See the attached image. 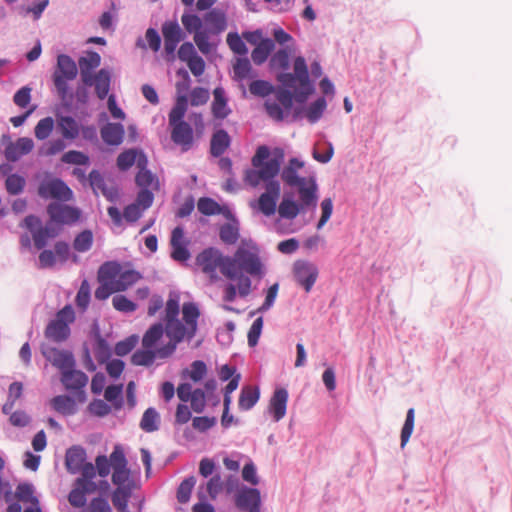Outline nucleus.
<instances>
[{"instance_id":"obj_1","label":"nucleus","mask_w":512,"mask_h":512,"mask_svg":"<svg viewBox=\"0 0 512 512\" xmlns=\"http://www.w3.org/2000/svg\"><path fill=\"white\" fill-rule=\"evenodd\" d=\"M179 312V296L171 293L165 305V326L156 323L145 332L142 349L133 353L132 364L148 367L157 360H166L174 354L180 342L190 341L195 336L200 315L198 307L192 302L184 303L182 321L178 319Z\"/></svg>"},{"instance_id":"obj_2","label":"nucleus","mask_w":512,"mask_h":512,"mask_svg":"<svg viewBox=\"0 0 512 512\" xmlns=\"http://www.w3.org/2000/svg\"><path fill=\"white\" fill-rule=\"evenodd\" d=\"M270 157V150L267 146L261 145L251 159L253 169H247L244 174V181L251 187H257L261 182L265 183L266 192L258 199V209L265 215L271 216L276 211L277 200L280 196V183L274 178L279 174L283 161V152Z\"/></svg>"},{"instance_id":"obj_3","label":"nucleus","mask_w":512,"mask_h":512,"mask_svg":"<svg viewBox=\"0 0 512 512\" xmlns=\"http://www.w3.org/2000/svg\"><path fill=\"white\" fill-rule=\"evenodd\" d=\"M231 261L234 280L236 279L238 281L239 296L246 297L251 293L252 282L248 276L243 274L238 275L236 266L249 275L262 276L263 264L259 257V250L254 243L243 241L238 246L234 256L231 258Z\"/></svg>"},{"instance_id":"obj_4","label":"nucleus","mask_w":512,"mask_h":512,"mask_svg":"<svg viewBox=\"0 0 512 512\" xmlns=\"http://www.w3.org/2000/svg\"><path fill=\"white\" fill-rule=\"evenodd\" d=\"M303 167V161L291 158L281 172V179L287 186L295 188L298 196L308 204L314 201L315 195H318V186L314 176H299L298 171Z\"/></svg>"},{"instance_id":"obj_5","label":"nucleus","mask_w":512,"mask_h":512,"mask_svg":"<svg viewBox=\"0 0 512 512\" xmlns=\"http://www.w3.org/2000/svg\"><path fill=\"white\" fill-rule=\"evenodd\" d=\"M196 265L199 266L212 282L218 280L217 270L229 280H234L231 257L214 247H208L196 256Z\"/></svg>"},{"instance_id":"obj_6","label":"nucleus","mask_w":512,"mask_h":512,"mask_svg":"<svg viewBox=\"0 0 512 512\" xmlns=\"http://www.w3.org/2000/svg\"><path fill=\"white\" fill-rule=\"evenodd\" d=\"M76 319L75 311L71 305H65L60 309L44 330L46 339L55 343L65 342L71 335L70 325Z\"/></svg>"},{"instance_id":"obj_7","label":"nucleus","mask_w":512,"mask_h":512,"mask_svg":"<svg viewBox=\"0 0 512 512\" xmlns=\"http://www.w3.org/2000/svg\"><path fill=\"white\" fill-rule=\"evenodd\" d=\"M54 224L50 221L43 227L40 219L34 215H28L23 220V226L30 231L34 245L39 250L47 245L49 239L59 234L60 229Z\"/></svg>"},{"instance_id":"obj_8","label":"nucleus","mask_w":512,"mask_h":512,"mask_svg":"<svg viewBox=\"0 0 512 512\" xmlns=\"http://www.w3.org/2000/svg\"><path fill=\"white\" fill-rule=\"evenodd\" d=\"M161 33L164 40V51L167 60L175 59V52L178 44L184 40L185 33L177 21H165L161 26Z\"/></svg>"},{"instance_id":"obj_9","label":"nucleus","mask_w":512,"mask_h":512,"mask_svg":"<svg viewBox=\"0 0 512 512\" xmlns=\"http://www.w3.org/2000/svg\"><path fill=\"white\" fill-rule=\"evenodd\" d=\"M118 273L117 262H106L98 271L100 286L95 290V298L98 300L107 299L112 293L119 292L113 284V278Z\"/></svg>"},{"instance_id":"obj_10","label":"nucleus","mask_w":512,"mask_h":512,"mask_svg":"<svg viewBox=\"0 0 512 512\" xmlns=\"http://www.w3.org/2000/svg\"><path fill=\"white\" fill-rule=\"evenodd\" d=\"M47 213L51 222L61 225H73L81 217L80 209L57 202L48 205Z\"/></svg>"},{"instance_id":"obj_11","label":"nucleus","mask_w":512,"mask_h":512,"mask_svg":"<svg viewBox=\"0 0 512 512\" xmlns=\"http://www.w3.org/2000/svg\"><path fill=\"white\" fill-rule=\"evenodd\" d=\"M177 57L185 62L191 73L199 77L205 71V61L198 55L194 45L191 42H183L177 50Z\"/></svg>"},{"instance_id":"obj_12","label":"nucleus","mask_w":512,"mask_h":512,"mask_svg":"<svg viewBox=\"0 0 512 512\" xmlns=\"http://www.w3.org/2000/svg\"><path fill=\"white\" fill-rule=\"evenodd\" d=\"M38 194L44 199H57L69 201L72 198L71 189L60 179L42 181L38 187Z\"/></svg>"},{"instance_id":"obj_13","label":"nucleus","mask_w":512,"mask_h":512,"mask_svg":"<svg viewBox=\"0 0 512 512\" xmlns=\"http://www.w3.org/2000/svg\"><path fill=\"white\" fill-rule=\"evenodd\" d=\"M293 274L296 282L306 292H310L318 278V268L313 263L305 260H298L293 265Z\"/></svg>"},{"instance_id":"obj_14","label":"nucleus","mask_w":512,"mask_h":512,"mask_svg":"<svg viewBox=\"0 0 512 512\" xmlns=\"http://www.w3.org/2000/svg\"><path fill=\"white\" fill-rule=\"evenodd\" d=\"M41 353L44 358L54 367L59 369L61 373L69 368H73L75 365L74 356L72 352L68 350L43 345L41 347Z\"/></svg>"},{"instance_id":"obj_15","label":"nucleus","mask_w":512,"mask_h":512,"mask_svg":"<svg viewBox=\"0 0 512 512\" xmlns=\"http://www.w3.org/2000/svg\"><path fill=\"white\" fill-rule=\"evenodd\" d=\"M177 396L184 403L190 402L191 409L194 412L201 413L204 411L206 406L204 390L199 388L193 390L190 383H181L177 387Z\"/></svg>"},{"instance_id":"obj_16","label":"nucleus","mask_w":512,"mask_h":512,"mask_svg":"<svg viewBox=\"0 0 512 512\" xmlns=\"http://www.w3.org/2000/svg\"><path fill=\"white\" fill-rule=\"evenodd\" d=\"M298 199L299 202H296L292 198L284 197L278 207L279 215L285 219H295L299 213L316 208L318 195H315L314 201L308 204H305L302 197L298 196Z\"/></svg>"},{"instance_id":"obj_17","label":"nucleus","mask_w":512,"mask_h":512,"mask_svg":"<svg viewBox=\"0 0 512 512\" xmlns=\"http://www.w3.org/2000/svg\"><path fill=\"white\" fill-rule=\"evenodd\" d=\"M236 506L243 511L260 512L261 496L256 488H242L235 497Z\"/></svg>"},{"instance_id":"obj_18","label":"nucleus","mask_w":512,"mask_h":512,"mask_svg":"<svg viewBox=\"0 0 512 512\" xmlns=\"http://www.w3.org/2000/svg\"><path fill=\"white\" fill-rule=\"evenodd\" d=\"M171 139L176 144L181 146L183 151L189 150L194 141V132L191 125L187 122L177 123L170 125Z\"/></svg>"},{"instance_id":"obj_19","label":"nucleus","mask_w":512,"mask_h":512,"mask_svg":"<svg viewBox=\"0 0 512 512\" xmlns=\"http://www.w3.org/2000/svg\"><path fill=\"white\" fill-rule=\"evenodd\" d=\"M294 75L298 78L303 91L297 93L296 100L303 102L312 92V86L309 82L308 69L303 57H297L294 61Z\"/></svg>"},{"instance_id":"obj_20","label":"nucleus","mask_w":512,"mask_h":512,"mask_svg":"<svg viewBox=\"0 0 512 512\" xmlns=\"http://www.w3.org/2000/svg\"><path fill=\"white\" fill-rule=\"evenodd\" d=\"M288 402V391L285 388H278L274 391L269 401V412L275 422L280 421L286 415Z\"/></svg>"},{"instance_id":"obj_21","label":"nucleus","mask_w":512,"mask_h":512,"mask_svg":"<svg viewBox=\"0 0 512 512\" xmlns=\"http://www.w3.org/2000/svg\"><path fill=\"white\" fill-rule=\"evenodd\" d=\"M34 147L33 140L31 138L22 137L16 142H11L5 147V157L8 161L15 162L19 160L23 155H26L32 151Z\"/></svg>"},{"instance_id":"obj_22","label":"nucleus","mask_w":512,"mask_h":512,"mask_svg":"<svg viewBox=\"0 0 512 512\" xmlns=\"http://www.w3.org/2000/svg\"><path fill=\"white\" fill-rule=\"evenodd\" d=\"M101 64V56L94 51L88 52L85 56L80 57L78 65L80 69V78L83 84L90 83V77L93 74V70L98 68Z\"/></svg>"},{"instance_id":"obj_23","label":"nucleus","mask_w":512,"mask_h":512,"mask_svg":"<svg viewBox=\"0 0 512 512\" xmlns=\"http://www.w3.org/2000/svg\"><path fill=\"white\" fill-rule=\"evenodd\" d=\"M85 86H93L95 93L100 100L105 99L110 91L111 73L107 69H100L97 73L90 77V83Z\"/></svg>"},{"instance_id":"obj_24","label":"nucleus","mask_w":512,"mask_h":512,"mask_svg":"<svg viewBox=\"0 0 512 512\" xmlns=\"http://www.w3.org/2000/svg\"><path fill=\"white\" fill-rule=\"evenodd\" d=\"M85 461L86 451L81 446H73L66 451L65 465L71 474L79 473Z\"/></svg>"},{"instance_id":"obj_25","label":"nucleus","mask_w":512,"mask_h":512,"mask_svg":"<svg viewBox=\"0 0 512 512\" xmlns=\"http://www.w3.org/2000/svg\"><path fill=\"white\" fill-rule=\"evenodd\" d=\"M61 381L67 390H80L88 383L87 375L73 368H69L62 373Z\"/></svg>"},{"instance_id":"obj_26","label":"nucleus","mask_w":512,"mask_h":512,"mask_svg":"<svg viewBox=\"0 0 512 512\" xmlns=\"http://www.w3.org/2000/svg\"><path fill=\"white\" fill-rule=\"evenodd\" d=\"M101 137L107 145L118 146L124 137V127L119 123H107L101 128Z\"/></svg>"},{"instance_id":"obj_27","label":"nucleus","mask_w":512,"mask_h":512,"mask_svg":"<svg viewBox=\"0 0 512 512\" xmlns=\"http://www.w3.org/2000/svg\"><path fill=\"white\" fill-rule=\"evenodd\" d=\"M204 21L207 25L205 29L210 34H220L227 27L225 14L219 10L213 9L207 12L204 16Z\"/></svg>"},{"instance_id":"obj_28","label":"nucleus","mask_w":512,"mask_h":512,"mask_svg":"<svg viewBox=\"0 0 512 512\" xmlns=\"http://www.w3.org/2000/svg\"><path fill=\"white\" fill-rule=\"evenodd\" d=\"M141 277V274L135 270L122 271L121 265L118 263V273L115 278H113V284L116 290L122 292L135 284Z\"/></svg>"},{"instance_id":"obj_29","label":"nucleus","mask_w":512,"mask_h":512,"mask_svg":"<svg viewBox=\"0 0 512 512\" xmlns=\"http://www.w3.org/2000/svg\"><path fill=\"white\" fill-rule=\"evenodd\" d=\"M230 137L228 133L220 129L216 131L211 138L210 153L214 157H220L229 147Z\"/></svg>"},{"instance_id":"obj_30","label":"nucleus","mask_w":512,"mask_h":512,"mask_svg":"<svg viewBox=\"0 0 512 512\" xmlns=\"http://www.w3.org/2000/svg\"><path fill=\"white\" fill-rule=\"evenodd\" d=\"M274 48L275 43L272 39H262L251 53L252 61L257 65H261L267 60Z\"/></svg>"},{"instance_id":"obj_31","label":"nucleus","mask_w":512,"mask_h":512,"mask_svg":"<svg viewBox=\"0 0 512 512\" xmlns=\"http://www.w3.org/2000/svg\"><path fill=\"white\" fill-rule=\"evenodd\" d=\"M260 392L258 387L244 386L241 390L238 406L239 409L250 410L259 400Z\"/></svg>"},{"instance_id":"obj_32","label":"nucleus","mask_w":512,"mask_h":512,"mask_svg":"<svg viewBox=\"0 0 512 512\" xmlns=\"http://www.w3.org/2000/svg\"><path fill=\"white\" fill-rule=\"evenodd\" d=\"M54 73H60L66 79L73 80L77 76L76 63L70 56L61 54L57 58V69Z\"/></svg>"},{"instance_id":"obj_33","label":"nucleus","mask_w":512,"mask_h":512,"mask_svg":"<svg viewBox=\"0 0 512 512\" xmlns=\"http://www.w3.org/2000/svg\"><path fill=\"white\" fill-rule=\"evenodd\" d=\"M214 100L212 102V113L215 118L224 119L229 113L230 109L227 107V101L224 96L222 88H215L213 91Z\"/></svg>"},{"instance_id":"obj_34","label":"nucleus","mask_w":512,"mask_h":512,"mask_svg":"<svg viewBox=\"0 0 512 512\" xmlns=\"http://www.w3.org/2000/svg\"><path fill=\"white\" fill-rule=\"evenodd\" d=\"M132 487H116L112 493V503L118 512H129L128 502L131 497Z\"/></svg>"},{"instance_id":"obj_35","label":"nucleus","mask_w":512,"mask_h":512,"mask_svg":"<svg viewBox=\"0 0 512 512\" xmlns=\"http://www.w3.org/2000/svg\"><path fill=\"white\" fill-rule=\"evenodd\" d=\"M58 128L65 139H75L79 135V125L70 116H61L58 119Z\"/></svg>"},{"instance_id":"obj_36","label":"nucleus","mask_w":512,"mask_h":512,"mask_svg":"<svg viewBox=\"0 0 512 512\" xmlns=\"http://www.w3.org/2000/svg\"><path fill=\"white\" fill-rule=\"evenodd\" d=\"M53 409L64 415H71L75 413L74 400L66 395H59L51 400Z\"/></svg>"},{"instance_id":"obj_37","label":"nucleus","mask_w":512,"mask_h":512,"mask_svg":"<svg viewBox=\"0 0 512 512\" xmlns=\"http://www.w3.org/2000/svg\"><path fill=\"white\" fill-rule=\"evenodd\" d=\"M94 241V236L91 230L85 229L78 233L73 241V248L79 253L87 252L91 249Z\"/></svg>"},{"instance_id":"obj_38","label":"nucleus","mask_w":512,"mask_h":512,"mask_svg":"<svg viewBox=\"0 0 512 512\" xmlns=\"http://www.w3.org/2000/svg\"><path fill=\"white\" fill-rule=\"evenodd\" d=\"M187 110V97L185 95L178 96L175 106L169 113V125L185 122L183 120Z\"/></svg>"},{"instance_id":"obj_39","label":"nucleus","mask_w":512,"mask_h":512,"mask_svg":"<svg viewBox=\"0 0 512 512\" xmlns=\"http://www.w3.org/2000/svg\"><path fill=\"white\" fill-rule=\"evenodd\" d=\"M140 427L145 432H154L159 428V414L154 408H148L143 413Z\"/></svg>"},{"instance_id":"obj_40","label":"nucleus","mask_w":512,"mask_h":512,"mask_svg":"<svg viewBox=\"0 0 512 512\" xmlns=\"http://www.w3.org/2000/svg\"><path fill=\"white\" fill-rule=\"evenodd\" d=\"M209 32L206 30L196 31V34L193 35L194 43L196 44L199 51L204 54H210L216 47V44H213L209 41Z\"/></svg>"},{"instance_id":"obj_41","label":"nucleus","mask_w":512,"mask_h":512,"mask_svg":"<svg viewBox=\"0 0 512 512\" xmlns=\"http://www.w3.org/2000/svg\"><path fill=\"white\" fill-rule=\"evenodd\" d=\"M207 374V366L201 360L191 363L190 368L183 371V375L187 376L193 382L201 381Z\"/></svg>"},{"instance_id":"obj_42","label":"nucleus","mask_w":512,"mask_h":512,"mask_svg":"<svg viewBox=\"0 0 512 512\" xmlns=\"http://www.w3.org/2000/svg\"><path fill=\"white\" fill-rule=\"evenodd\" d=\"M252 66L247 58H237L233 64L234 77L237 80L251 78Z\"/></svg>"},{"instance_id":"obj_43","label":"nucleus","mask_w":512,"mask_h":512,"mask_svg":"<svg viewBox=\"0 0 512 512\" xmlns=\"http://www.w3.org/2000/svg\"><path fill=\"white\" fill-rule=\"evenodd\" d=\"M111 480L117 487H131V471L128 466L113 469Z\"/></svg>"},{"instance_id":"obj_44","label":"nucleus","mask_w":512,"mask_h":512,"mask_svg":"<svg viewBox=\"0 0 512 512\" xmlns=\"http://www.w3.org/2000/svg\"><path fill=\"white\" fill-rule=\"evenodd\" d=\"M181 23L188 33L196 34V31H203L202 19L196 14L184 13L181 16Z\"/></svg>"},{"instance_id":"obj_45","label":"nucleus","mask_w":512,"mask_h":512,"mask_svg":"<svg viewBox=\"0 0 512 512\" xmlns=\"http://www.w3.org/2000/svg\"><path fill=\"white\" fill-rule=\"evenodd\" d=\"M54 128V120L52 117H45L41 119L34 129L35 137L38 140H45L47 139L50 134L52 133Z\"/></svg>"},{"instance_id":"obj_46","label":"nucleus","mask_w":512,"mask_h":512,"mask_svg":"<svg viewBox=\"0 0 512 512\" xmlns=\"http://www.w3.org/2000/svg\"><path fill=\"white\" fill-rule=\"evenodd\" d=\"M196 484V479L191 476L183 480L177 490V500L180 503H187L190 499L192 490Z\"/></svg>"},{"instance_id":"obj_47","label":"nucleus","mask_w":512,"mask_h":512,"mask_svg":"<svg viewBox=\"0 0 512 512\" xmlns=\"http://www.w3.org/2000/svg\"><path fill=\"white\" fill-rule=\"evenodd\" d=\"M197 208L203 215H216L221 212L220 205L211 198L202 197L198 200Z\"/></svg>"},{"instance_id":"obj_48","label":"nucleus","mask_w":512,"mask_h":512,"mask_svg":"<svg viewBox=\"0 0 512 512\" xmlns=\"http://www.w3.org/2000/svg\"><path fill=\"white\" fill-rule=\"evenodd\" d=\"M326 106V100L323 97L318 98L307 109L306 117L311 123H315L321 118Z\"/></svg>"},{"instance_id":"obj_49","label":"nucleus","mask_w":512,"mask_h":512,"mask_svg":"<svg viewBox=\"0 0 512 512\" xmlns=\"http://www.w3.org/2000/svg\"><path fill=\"white\" fill-rule=\"evenodd\" d=\"M112 305L114 309L124 313H131L137 309V305L129 300L125 295H115L112 298Z\"/></svg>"},{"instance_id":"obj_50","label":"nucleus","mask_w":512,"mask_h":512,"mask_svg":"<svg viewBox=\"0 0 512 512\" xmlns=\"http://www.w3.org/2000/svg\"><path fill=\"white\" fill-rule=\"evenodd\" d=\"M415 412L413 408L407 411L406 420L401 431V447L403 448L409 441L414 428Z\"/></svg>"},{"instance_id":"obj_51","label":"nucleus","mask_w":512,"mask_h":512,"mask_svg":"<svg viewBox=\"0 0 512 512\" xmlns=\"http://www.w3.org/2000/svg\"><path fill=\"white\" fill-rule=\"evenodd\" d=\"M5 185L9 194L17 195L23 191L25 179L20 175L11 174L6 178Z\"/></svg>"},{"instance_id":"obj_52","label":"nucleus","mask_w":512,"mask_h":512,"mask_svg":"<svg viewBox=\"0 0 512 512\" xmlns=\"http://www.w3.org/2000/svg\"><path fill=\"white\" fill-rule=\"evenodd\" d=\"M226 41H227L229 48L235 54L243 56L248 53L246 44L244 43L242 38L238 35V33H228Z\"/></svg>"},{"instance_id":"obj_53","label":"nucleus","mask_w":512,"mask_h":512,"mask_svg":"<svg viewBox=\"0 0 512 512\" xmlns=\"http://www.w3.org/2000/svg\"><path fill=\"white\" fill-rule=\"evenodd\" d=\"M15 497L22 502L32 503L34 505L38 503L37 498L33 495L32 486L27 483L19 484L17 486Z\"/></svg>"},{"instance_id":"obj_54","label":"nucleus","mask_w":512,"mask_h":512,"mask_svg":"<svg viewBox=\"0 0 512 512\" xmlns=\"http://www.w3.org/2000/svg\"><path fill=\"white\" fill-rule=\"evenodd\" d=\"M61 161L67 164L88 165L89 157L83 152L70 150L62 155Z\"/></svg>"},{"instance_id":"obj_55","label":"nucleus","mask_w":512,"mask_h":512,"mask_svg":"<svg viewBox=\"0 0 512 512\" xmlns=\"http://www.w3.org/2000/svg\"><path fill=\"white\" fill-rule=\"evenodd\" d=\"M76 305L82 311H85L90 303V286L86 280H84L76 295Z\"/></svg>"},{"instance_id":"obj_56","label":"nucleus","mask_w":512,"mask_h":512,"mask_svg":"<svg viewBox=\"0 0 512 512\" xmlns=\"http://www.w3.org/2000/svg\"><path fill=\"white\" fill-rule=\"evenodd\" d=\"M249 90L253 95L265 97L271 94L274 91V88L267 81L255 80L250 83Z\"/></svg>"},{"instance_id":"obj_57","label":"nucleus","mask_w":512,"mask_h":512,"mask_svg":"<svg viewBox=\"0 0 512 512\" xmlns=\"http://www.w3.org/2000/svg\"><path fill=\"white\" fill-rule=\"evenodd\" d=\"M219 236L224 243L235 244L239 238L238 229L230 224H225L221 227Z\"/></svg>"},{"instance_id":"obj_58","label":"nucleus","mask_w":512,"mask_h":512,"mask_svg":"<svg viewBox=\"0 0 512 512\" xmlns=\"http://www.w3.org/2000/svg\"><path fill=\"white\" fill-rule=\"evenodd\" d=\"M262 327H263V318L258 317L257 319L254 320V322L252 323V325L248 331L247 338H248L249 346L254 347L257 345L259 337L261 335Z\"/></svg>"},{"instance_id":"obj_59","label":"nucleus","mask_w":512,"mask_h":512,"mask_svg":"<svg viewBox=\"0 0 512 512\" xmlns=\"http://www.w3.org/2000/svg\"><path fill=\"white\" fill-rule=\"evenodd\" d=\"M112 469L128 466L124 451L120 445H116L108 458Z\"/></svg>"},{"instance_id":"obj_60","label":"nucleus","mask_w":512,"mask_h":512,"mask_svg":"<svg viewBox=\"0 0 512 512\" xmlns=\"http://www.w3.org/2000/svg\"><path fill=\"white\" fill-rule=\"evenodd\" d=\"M136 161V152L135 150H126L119 154L117 158V166L121 170H127L133 166Z\"/></svg>"},{"instance_id":"obj_61","label":"nucleus","mask_w":512,"mask_h":512,"mask_svg":"<svg viewBox=\"0 0 512 512\" xmlns=\"http://www.w3.org/2000/svg\"><path fill=\"white\" fill-rule=\"evenodd\" d=\"M111 356V350L107 342L99 338L96 343L95 357L100 363L106 362Z\"/></svg>"},{"instance_id":"obj_62","label":"nucleus","mask_w":512,"mask_h":512,"mask_svg":"<svg viewBox=\"0 0 512 512\" xmlns=\"http://www.w3.org/2000/svg\"><path fill=\"white\" fill-rule=\"evenodd\" d=\"M209 99V91L202 87H196L190 94V103L192 106L205 104Z\"/></svg>"},{"instance_id":"obj_63","label":"nucleus","mask_w":512,"mask_h":512,"mask_svg":"<svg viewBox=\"0 0 512 512\" xmlns=\"http://www.w3.org/2000/svg\"><path fill=\"white\" fill-rule=\"evenodd\" d=\"M264 106L267 114L272 119L276 121H282L284 119V111L278 102H272L268 99L265 101Z\"/></svg>"},{"instance_id":"obj_64","label":"nucleus","mask_w":512,"mask_h":512,"mask_svg":"<svg viewBox=\"0 0 512 512\" xmlns=\"http://www.w3.org/2000/svg\"><path fill=\"white\" fill-rule=\"evenodd\" d=\"M68 500L73 507L82 508L86 504V494L75 485L69 493Z\"/></svg>"}]
</instances>
